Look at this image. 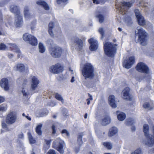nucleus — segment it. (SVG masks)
<instances>
[{"instance_id": "20e7f679", "label": "nucleus", "mask_w": 154, "mask_h": 154, "mask_svg": "<svg viewBox=\"0 0 154 154\" xmlns=\"http://www.w3.org/2000/svg\"><path fill=\"white\" fill-rule=\"evenodd\" d=\"M136 35L138 36V41L141 45L144 46L147 43V34L142 28L138 27Z\"/></svg>"}, {"instance_id": "a19ab883", "label": "nucleus", "mask_w": 154, "mask_h": 154, "mask_svg": "<svg viewBox=\"0 0 154 154\" xmlns=\"http://www.w3.org/2000/svg\"><path fill=\"white\" fill-rule=\"evenodd\" d=\"M22 93L24 96H26L31 95L32 93H30L27 92L25 91V90L23 89L22 91Z\"/></svg>"}, {"instance_id": "c756f323", "label": "nucleus", "mask_w": 154, "mask_h": 154, "mask_svg": "<svg viewBox=\"0 0 154 154\" xmlns=\"http://www.w3.org/2000/svg\"><path fill=\"white\" fill-rule=\"evenodd\" d=\"M16 68L17 70L22 72L24 71L25 67L23 64L19 63L17 65Z\"/></svg>"}, {"instance_id": "6e6d98bb", "label": "nucleus", "mask_w": 154, "mask_h": 154, "mask_svg": "<svg viewBox=\"0 0 154 154\" xmlns=\"http://www.w3.org/2000/svg\"><path fill=\"white\" fill-rule=\"evenodd\" d=\"M5 100V98L3 97H0V103L3 102Z\"/></svg>"}, {"instance_id": "423d86ee", "label": "nucleus", "mask_w": 154, "mask_h": 154, "mask_svg": "<svg viewBox=\"0 0 154 154\" xmlns=\"http://www.w3.org/2000/svg\"><path fill=\"white\" fill-rule=\"evenodd\" d=\"M11 11L16 14L15 23L16 26L19 27L22 24L23 20L22 17L20 15L18 8L14 5L11 6L10 8Z\"/></svg>"}, {"instance_id": "f8f14e48", "label": "nucleus", "mask_w": 154, "mask_h": 154, "mask_svg": "<svg viewBox=\"0 0 154 154\" xmlns=\"http://www.w3.org/2000/svg\"><path fill=\"white\" fill-rule=\"evenodd\" d=\"M50 71L54 74L60 73L63 71V68L59 63H57L55 65L51 66L50 69Z\"/></svg>"}, {"instance_id": "2f4dec72", "label": "nucleus", "mask_w": 154, "mask_h": 154, "mask_svg": "<svg viewBox=\"0 0 154 154\" xmlns=\"http://www.w3.org/2000/svg\"><path fill=\"white\" fill-rule=\"evenodd\" d=\"M32 36V35L31 34L25 33L23 35V39L25 41L29 42L31 37V36Z\"/></svg>"}, {"instance_id": "9d476101", "label": "nucleus", "mask_w": 154, "mask_h": 154, "mask_svg": "<svg viewBox=\"0 0 154 154\" xmlns=\"http://www.w3.org/2000/svg\"><path fill=\"white\" fill-rule=\"evenodd\" d=\"M136 16L137 19L138 24L141 26H143L146 24V21L143 17L141 15L139 11L136 9L134 11Z\"/></svg>"}, {"instance_id": "69168bd1", "label": "nucleus", "mask_w": 154, "mask_h": 154, "mask_svg": "<svg viewBox=\"0 0 154 154\" xmlns=\"http://www.w3.org/2000/svg\"><path fill=\"white\" fill-rule=\"evenodd\" d=\"M87 114H85L84 116V118L86 119L87 118Z\"/></svg>"}, {"instance_id": "de8ad7c7", "label": "nucleus", "mask_w": 154, "mask_h": 154, "mask_svg": "<svg viewBox=\"0 0 154 154\" xmlns=\"http://www.w3.org/2000/svg\"><path fill=\"white\" fill-rule=\"evenodd\" d=\"M56 99L58 100L61 101L62 103H64V99L62 97H55Z\"/></svg>"}, {"instance_id": "680f3d73", "label": "nucleus", "mask_w": 154, "mask_h": 154, "mask_svg": "<svg viewBox=\"0 0 154 154\" xmlns=\"http://www.w3.org/2000/svg\"><path fill=\"white\" fill-rule=\"evenodd\" d=\"M54 95H55L54 96H56V97H57V96H60V95L59 94L57 93H55V94Z\"/></svg>"}, {"instance_id": "0e129e2a", "label": "nucleus", "mask_w": 154, "mask_h": 154, "mask_svg": "<svg viewBox=\"0 0 154 154\" xmlns=\"http://www.w3.org/2000/svg\"><path fill=\"white\" fill-rule=\"evenodd\" d=\"M17 142L18 143H20V144L22 143V142L20 140H19L17 141Z\"/></svg>"}, {"instance_id": "8fccbe9b", "label": "nucleus", "mask_w": 154, "mask_h": 154, "mask_svg": "<svg viewBox=\"0 0 154 154\" xmlns=\"http://www.w3.org/2000/svg\"><path fill=\"white\" fill-rule=\"evenodd\" d=\"M68 0H57V3L60 4L63 2H66Z\"/></svg>"}, {"instance_id": "58836bf2", "label": "nucleus", "mask_w": 154, "mask_h": 154, "mask_svg": "<svg viewBox=\"0 0 154 154\" xmlns=\"http://www.w3.org/2000/svg\"><path fill=\"white\" fill-rule=\"evenodd\" d=\"M8 47L4 44H0V50H5Z\"/></svg>"}, {"instance_id": "a18cd8bd", "label": "nucleus", "mask_w": 154, "mask_h": 154, "mask_svg": "<svg viewBox=\"0 0 154 154\" xmlns=\"http://www.w3.org/2000/svg\"><path fill=\"white\" fill-rule=\"evenodd\" d=\"M78 143L79 145H81L82 144V136L79 135L78 136Z\"/></svg>"}, {"instance_id": "72a5a7b5", "label": "nucleus", "mask_w": 154, "mask_h": 154, "mask_svg": "<svg viewBox=\"0 0 154 154\" xmlns=\"http://www.w3.org/2000/svg\"><path fill=\"white\" fill-rule=\"evenodd\" d=\"M28 138L29 141L30 143L31 144L34 143H35V140L33 138L31 135V134L28 133Z\"/></svg>"}, {"instance_id": "4be33fe9", "label": "nucleus", "mask_w": 154, "mask_h": 154, "mask_svg": "<svg viewBox=\"0 0 154 154\" xmlns=\"http://www.w3.org/2000/svg\"><path fill=\"white\" fill-rule=\"evenodd\" d=\"M116 113L118 119L120 121H122L126 118V116L125 114L123 112L117 111Z\"/></svg>"}, {"instance_id": "2eb2a0df", "label": "nucleus", "mask_w": 154, "mask_h": 154, "mask_svg": "<svg viewBox=\"0 0 154 154\" xmlns=\"http://www.w3.org/2000/svg\"><path fill=\"white\" fill-rule=\"evenodd\" d=\"M0 86L5 91H8L10 88L8 79L6 78L2 79L0 81Z\"/></svg>"}, {"instance_id": "37998d69", "label": "nucleus", "mask_w": 154, "mask_h": 154, "mask_svg": "<svg viewBox=\"0 0 154 154\" xmlns=\"http://www.w3.org/2000/svg\"><path fill=\"white\" fill-rule=\"evenodd\" d=\"M61 133L63 135L66 136H68L69 135V132L66 129L63 130L61 132Z\"/></svg>"}, {"instance_id": "9b49d317", "label": "nucleus", "mask_w": 154, "mask_h": 154, "mask_svg": "<svg viewBox=\"0 0 154 154\" xmlns=\"http://www.w3.org/2000/svg\"><path fill=\"white\" fill-rule=\"evenodd\" d=\"M17 119L16 114L14 112L9 113L6 118V122L8 124H11L14 122Z\"/></svg>"}, {"instance_id": "b1692460", "label": "nucleus", "mask_w": 154, "mask_h": 154, "mask_svg": "<svg viewBox=\"0 0 154 154\" xmlns=\"http://www.w3.org/2000/svg\"><path fill=\"white\" fill-rule=\"evenodd\" d=\"M118 132V129L115 127L111 128L109 130L108 135L110 137H112L115 135Z\"/></svg>"}, {"instance_id": "09e8293b", "label": "nucleus", "mask_w": 154, "mask_h": 154, "mask_svg": "<svg viewBox=\"0 0 154 154\" xmlns=\"http://www.w3.org/2000/svg\"><path fill=\"white\" fill-rule=\"evenodd\" d=\"M145 78V77L143 76H140V77H136V79L137 80L139 81L140 82L141 80H142L143 79H144Z\"/></svg>"}, {"instance_id": "5701e85b", "label": "nucleus", "mask_w": 154, "mask_h": 154, "mask_svg": "<svg viewBox=\"0 0 154 154\" xmlns=\"http://www.w3.org/2000/svg\"><path fill=\"white\" fill-rule=\"evenodd\" d=\"M28 42L30 45L33 46H36L38 44L37 39L33 35L31 36Z\"/></svg>"}, {"instance_id": "49530a36", "label": "nucleus", "mask_w": 154, "mask_h": 154, "mask_svg": "<svg viewBox=\"0 0 154 154\" xmlns=\"http://www.w3.org/2000/svg\"><path fill=\"white\" fill-rule=\"evenodd\" d=\"M2 128H4L5 130L6 131H8L9 130L8 129V127L7 125L5 123H2Z\"/></svg>"}, {"instance_id": "f257e3e1", "label": "nucleus", "mask_w": 154, "mask_h": 154, "mask_svg": "<svg viewBox=\"0 0 154 154\" xmlns=\"http://www.w3.org/2000/svg\"><path fill=\"white\" fill-rule=\"evenodd\" d=\"M94 69L91 64L89 63H85L83 66L82 72L85 79H91L94 76Z\"/></svg>"}, {"instance_id": "4c0bfd02", "label": "nucleus", "mask_w": 154, "mask_h": 154, "mask_svg": "<svg viewBox=\"0 0 154 154\" xmlns=\"http://www.w3.org/2000/svg\"><path fill=\"white\" fill-rule=\"evenodd\" d=\"M96 17L98 18L100 23H101L103 22L104 18L103 15L101 14H99L97 15Z\"/></svg>"}, {"instance_id": "aec40b11", "label": "nucleus", "mask_w": 154, "mask_h": 154, "mask_svg": "<svg viewBox=\"0 0 154 154\" xmlns=\"http://www.w3.org/2000/svg\"><path fill=\"white\" fill-rule=\"evenodd\" d=\"M36 4L39 5H40L44 8V9L47 10H49V7L48 5L45 2L43 1H38L37 2Z\"/></svg>"}, {"instance_id": "79ce46f5", "label": "nucleus", "mask_w": 154, "mask_h": 154, "mask_svg": "<svg viewBox=\"0 0 154 154\" xmlns=\"http://www.w3.org/2000/svg\"><path fill=\"white\" fill-rule=\"evenodd\" d=\"M98 31L99 33L101 35V39H102L104 36V32L103 29L102 28H100L99 29Z\"/></svg>"}, {"instance_id": "c9c22d12", "label": "nucleus", "mask_w": 154, "mask_h": 154, "mask_svg": "<svg viewBox=\"0 0 154 154\" xmlns=\"http://www.w3.org/2000/svg\"><path fill=\"white\" fill-rule=\"evenodd\" d=\"M103 144L105 147L109 149H110L112 148V144L109 142H103Z\"/></svg>"}, {"instance_id": "3c124183", "label": "nucleus", "mask_w": 154, "mask_h": 154, "mask_svg": "<svg viewBox=\"0 0 154 154\" xmlns=\"http://www.w3.org/2000/svg\"><path fill=\"white\" fill-rule=\"evenodd\" d=\"M47 154H56L55 151L52 150H50Z\"/></svg>"}, {"instance_id": "412c9836", "label": "nucleus", "mask_w": 154, "mask_h": 154, "mask_svg": "<svg viewBox=\"0 0 154 154\" xmlns=\"http://www.w3.org/2000/svg\"><path fill=\"white\" fill-rule=\"evenodd\" d=\"M24 17L27 20L30 19L32 16L30 14L29 11V9L27 7H25L24 10Z\"/></svg>"}, {"instance_id": "a211bd4d", "label": "nucleus", "mask_w": 154, "mask_h": 154, "mask_svg": "<svg viewBox=\"0 0 154 154\" xmlns=\"http://www.w3.org/2000/svg\"><path fill=\"white\" fill-rule=\"evenodd\" d=\"M9 47L11 48L13 50H15V51L18 54L17 57L18 58L20 57L21 53L19 49L17 47V46L14 44L8 43Z\"/></svg>"}, {"instance_id": "603ef678", "label": "nucleus", "mask_w": 154, "mask_h": 154, "mask_svg": "<svg viewBox=\"0 0 154 154\" xmlns=\"http://www.w3.org/2000/svg\"><path fill=\"white\" fill-rule=\"evenodd\" d=\"M7 56L10 59L12 58L14 56L13 54L10 53H8V54Z\"/></svg>"}, {"instance_id": "f704fd0d", "label": "nucleus", "mask_w": 154, "mask_h": 154, "mask_svg": "<svg viewBox=\"0 0 154 154\" xmlns=\"http://www.w3.org/2000/svg\"><path fill=\"white\" fill-rule=\"evenodd\" d=\"M7 109L6 105L2 104L0 106V114L2 112L6 111Z\"/></svg>"}, {"instance_id": "cd10ccee", "label": "nucleus", "mask_w": 154, "mask_h": 154, "mask_svg": "<svg viewBox=\"0 0 154 154\" xmlns=\"http://www.w3.org/2000/svg\"><path fill=\"white\" fill-rule=\"evenodd\" d=\"M54 24L53 22H51L49 24L48 32L50 35L51 36L54 35V34L52 31V29L54 27Z\"/></svg>"}, {"instance_id": "7c9ffc66", "label": "nucleus", "mask_w": 154, "mask_h": 154, "mask_svg": "<svg viewBox=\"0 0 154 154\" xmlns=\"http://www.w3.org/2000/svg\"><path fill=\"white\" fill-rule=\"evenodd\" d=\"M42 125V124H39L36 126L35 128L36 133L39 135H40L42 134V131L41 129Z\"/></svg>"}, {"instance_id": "774afa93", "label": "nucleus", "mask_w": 154, "mask_h": 154, "mask_svg": "<svg viewBox=\"0 0 154 154\" xmlns=\"http://www.w3.org/2000/svg\"><path fill=\"white\" fill-rule=\"evenodd\" d=\"M22 116H26L25 115V114L24 113H23L22 114Z\"/></svg>"}, {"instance_id": "6e6552de", "label": "nucleus", "mask_w": 154, "mask_h": 154, "mask_svg": "<svg viewBox=\"0 0 154 154\" xmlns=\"http://www.w3.org/2000/svg\"><path fill=\"white\" fill-rule=\"evenodd\" d=\"M49 51L50 54L52 57L55 58L60 57L62 52V49L57 46L51 47Z\"/></svg>"}, {"instance_id": "e2e57ef3", "label": "nucleus", "mask_w": 154, "mask_h": 154, "mask_svg": "<svg viewBox=\"0 0 154 154\" xmlns=\"http://www.w3.org/2000/svg\"><path fill=\"white\" fill-rule=\"evenodd\" d=\"M118 29L120 32H121L122 31V29L121 28H118Z\"/></svg>"}, {"instance_id": "1a4fd4ad", "label": "nucleus", "mask_w": 154, "mask_h": 154, "mask_svg": "<svg viewBox=\"0 0 154 154\" xmlns=\"http://www.w3.org/2000/svg\"><path fill=\"white\" fill-rule=\"evenodd\" d=\"M136 70L139 72L148 74L149 72L148 67L144 63H139L136 67Z\"/></svg>"}, {"instance_id": "f3484780", "label": "nucleus", "mask_w": 154, "mask_h": 154, "mask_svg": "<svg viewBox=\"0 0 154 154\" xmlns=\"http://www.w3.org/2000/svg\"><path fill=\"white\" fill-rule=\"evenodd\" d=\"M31 88L32 90H35L39 83V80L35 76H33L31 78Z\"/></svg>"}, {"instance_id": "bf43d9fd", "label": "nucleus", "mask_w": 154, "mask_h": 154, "mask_svg": "<svg viewBox=\"0 0 154 154\" xmlns=\"http://www.w3.org/2000/svg\"><path fill=\"white\" fill-rule=\"evenodd\" d=\"M75 81V80L74 79V77L73 76H72V79L71 80V82L72 83L73 82Z\"/></svg>"}, {"instance_id": "e433bc0d", "label": "nucleus", "mask_w": 154, "mask_h": 154, "mask_svg": "<svg viewBox=\"0 0 154 154\" xmlns=\"http://www.w3.org/2000/svg\"><path fill=\"white\" fill-rule=\"evenodd\" d=\"M134 122L133 119L131 118H128L127 119L125 122V124L126 125H131Z\"/></svg>"}, {"instance_id": "f03ea898", "label": "nucleus", "mask_w": 154, "mask_h": 154, "mask_svg": "<svg viewBox=\"0 0 154 154\" xmlns=\"http://www.w3.org/2000/svg\"><path fill=\"white\" fill-rule=\"evenodd\" d=\"M134 2L132 1L128 2H122L118 8L121 14L124 15L123 18L126 22H128L131 20L130 17L127 15L126 10L132 5Z\"/></svg>"}, {"instance_id": "6ab92c4d", "label": "nucleus", "mask_w": 154, "mask_h": 154, "mask_svg": "<svg viewBox=\"0 0 154 154\" xmlns=\"http://www.w3.org/2000/svg\"><path fill=\"white\" fill-rule=\"evenodd\" d=\"M143 107L148 110L152 109L154 108V105L152 102L151 101L149 103L146 102L143 104Z\"/></svg>"}, {"instance_id": "dca6fc26", "label": "nucleus", "mask_w": 154, "mask_h": 154, "mask_svg": "<svg viewBox=\"0 0 154 154\" xmlns=\"http://www.w3.org/2000/svg\"><path fill=\"white\" fill-rule=\"evenodd\" d=\"M88 42L90 44V49L91 51H94L97 49L98 48V43L96 40L91 38L89 40Z\"/></svg>"}, {"instance_id": "ddd939ff", "label": "nucleus", "mask_w": 154, "mask_h": 154, "mask_svg": "<svg viewBox=\"0 0 154 154\" xmlns=\"http://www.w3.org/2000/svg\"><path fill=\"white\" fill-rule=\"evenodd\" d=\"M72 40L75 43V48L78 50H81L83 46V43L82 40L76 37H74Z\"/></svg>"}, {"instance_id": "4468645a", "label": "nucleus", "mask_w": 154, "mask_h": 154, "mask_svg": "<svg viewBox=\"0 0 154 154\" xmlns=\"http://www.w3.org/2000/svg\"><path fill=\"white\" fill-rule=\"evenodd\" d=\"M135 61L134 56L130 57L128 60H125L123 63V67L127 69L130 68Z\"/></svg>"}, {"instance_id": "393cba45", "label": "nucleus", "mask_w": 154, "mask_h": 154, "mask_svg": "<svg viewBox=\"0 0 154 154\" xmlns=\"http://www.w3.org/2000/svg\"><path fill=\"white\" fill-rule=\"evenodd\" d=\"M111 121L110 118L108 116H106L102 119L101 121V124L103 125H106L109 124Z\"/></svg>"}, {"instance_id": "c85d7f7f", "label": "nucleus", "mask_w": 154, "mask_h": 154, "mask_svg": "<svg viewBox=\"0 0 154 154\" xmlns=\"http://www.w3.org/2000/svg\"><path fill=\"white\" fill-rule=\"evenodd\" d=\"M130 88L128 87L125 88L122 91L123 96H130Z\"/></svg>"}, {"instance_id": "0eeeda50", "label": "nucleus", "mask_w": 154, "mask_h": 154, "mask_svg": "<svg viewBox=\"0 0 154 154\" xmlns=\"http://www.w3.org/2000/svg\"><path fill=\"white\" fill-rule=\"evenodd\" d=\"M64 145V142L60 138H58L53 142V146L61 154L64 153L63 147Z\"/></svg>"}, {"instance_id": "864d4df0", "label": "nucleus", "mask_w": 154, "mask_h": 154, "mask_svg": "<svg viewBox=\"0 0 154 154\" xmlns=\"http://www.w3.org/2000/svg\"><path fill=\"white\" fill-rule=\"evenodd\" d=\"M93 100V98H92V97H90L89 98V99H87V104L89 105L90 104V100Z\"/></svg>"}, {"instance_id": "ea45409f", "label": "nucleus", "mask_w": 154, "mask_h": 154, "mask_svg": "<svg viewBox=\"0 0 154 154\" xmlns=\"http://www.w3.org/2000/svg\"><path fill=\"white\" fill-rule=\"evenodd\" d=\"M131 154H143L141 149L140 148L136 150Z\"/></svg>"}, {"instance_id": "bb28decb", "label": "nucleus", "mask_w": 154, "mask_h": 154, "mask_svg": "<svg viewBox=\"0 0 154 154\" xmlns=\"http://www.w3.org/2000/svg\"><path fill=\"white\" fill-rule=\"evenodd\" d=\"M109 104L112 108H115L116 107L114 97H109Z\"/></svg>"}, {"instance_id": "052dcab7", "label": "nucleus", "mask_w": 154, "mask_h": 154, "mask_svg": "<svg viewBox=\"0 0 154 154\" xmlns=\"http://www.w3.org/2000/svg\"><path fill=\"white\" fill-rule=\"evenodd\" d=\"M25 117L29 121H30L31 120V118L27 116H26Z\"/></svg>"}, {"instance_id": "5fc2aeb1", "label": "nucleus", "mask_w": 154, "mask_h": 154, "mask_svg": "<svg viewBox=\"0 0 154 154\" xmlns=\"http://www.w3.org/2000/svg\"><path fill=\"white\" fill-rule=\"evenodd\" d=\"M2 16L1 15L0 17V24L2 23ZM2 35V32L0 30V35Z\"/></svg>"}, {"instance_id": "7ed1b4c3", "label": "nucleus", "mask_w": 154, "mask_h": 154, "mask_svg": "<svg viewBox=\"0 0 154 154\" xmlns=\"http://www.w3.org/2000/svg\"><path fill=\"white\" fill-rule=\"evenodd\" d=\"M117 45L110 42L104 44V50L105 54L108 57H113L116 53Z\"/></svg>"}, {"instance_id": "473e14b6", "label": "nucleus", "mask_w": 154, "mask_h": 154, "mask_svg": "<svg viewBox=\"0 0 154 154\" xmlns=\"http://www.w3.org/2000/svg\"><path fill=\"white\" fill-rule=\"evenodd\" d=\"M38 48L39 52L42 53H44L45 51V48L42 43H40L38 45Z\"/></svg>"}, {"instance_id": "a878e982", "label": "nucleus", "mask_w": 154, "mask_h": 154, "mask_svg": "<svg viewBox=\"0 0 154 154\" xmlns=\"http://www.w3.org/2000/svg\"><path fill=\"white\" fill-rule=\"evenodd\" d=\"M51 142V140H45L43 149L45 151L49 148Z\"/></svg>"}, {"instance_id": "4d7b16f0", "label": "nucleus", "mask_w": 154, "mask_h": 154, "mask_svg": "<svg viewBox=\"0 0 154 154\" xmlns=\"http://www.w3.org/2000/svg\"><path fill=\"white\" fill-rule=\"evenodd\" d=\"M93 2L94 3L98 4L100 3L97 0H93Z\"/></svg>"}, {"instance_id": "13d9d810", "label": "nucleus", "mask_w": 154, "mask_h": 154, "mask_svg": "<svg viewBox=\"0 0 154 154\" xmlns=\"http://www.w3.org/2000/svg\"><path fill=\"white\" fill-rule=\"evenodd\" d=\"M23 137V135L22 134H20L18 135V137L20 139H22Z\"/></svg>"}, {"instance_id": "c03bdc74", "label": "nucleus", "mask_w": 154, "mask_h": 154, "mask_svg": "<svg viewBox=\"0 0 154 154\" xmlns=\"http://www.w3.org/2000/svg\"><path fill=\"white\" fill-rule=\"evenodd\" d=\"M57 127L56 124H53L52 126V134H55L56 133V128Z\"/></svg>"}, {"instance_id": "39448f33", "label": "nucleus", "mask_w": 154, "mask_h": 154, "mask_svg": "<svg viewBox=\"0 0 154 154\" xmlns=\"http://www.w3.org/2000/svg\"><path fill=\"white\" fill-rule=\"evenodd\" d=\"M143 132L147 138L146 141L144 142L145 145L151 146L154 144V127H153V136L148 134L149 126L147 124H145L143 126Z\"/></svg>"}, {"instance_id": "338daca9", "label": "nucleus", "mask_w": 154, "mask_h": 154, "mask_svg": "<svg viewBox=\"0 0 154 154\" xmlns=\"http://www.w3.org/2000/svg\"><path fill=\"white\" fill-rule=\"evenodd\" d=\"M147 88H149V89H150L151 88H150V86H148L146 88V90H147Z\"/></svg>"}]
</instances>
